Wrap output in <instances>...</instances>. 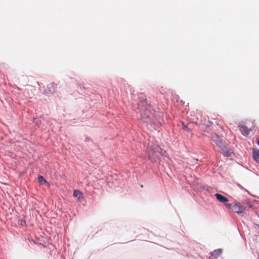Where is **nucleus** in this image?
I'll return each instance as SVG.
<instances>
[{"mask_svg": "<svg viewBox=\"0 0 259 259\" xmlns=\"http://www.w3.org/2000/svg\"><path fill=\"white\" fill-rule=\"evenodd\" d=\"M183 129L184 130H188V127H187V126L186 125H184L183 127Z\"/></svg>", "mask_w": 259, "mask_h": 259, "instance_id": "a211bd4d", "label": "nucleus"}, {"mask_svg": "<svg viewBox=\"0 0 259 259\" xmlns=\"http://www.w3.org/2000/svg\"><path fill=\"white\" fill-rule=\"evenodd\" d=\"M38 181L40 184L45 183V184H47L48 185H49L48 182L41 176H39L38 177Z\"/></svg>", "mask_w": 259, "mask_h": 259, "instance_id": "9b49d317", "label": "nucleus"}, {"mask_svg": "<svg viewBox=\"0 0 259 259\" xmlns=\"http://www.w3.org/2000/svg\"><path fill=\"white\" fill-rule=\"evenodd\" d=\"M166 152L159 147L150 150L148 154L149 159L152 163L156 162L161 160L162 157H166Z\"/></svg>", "mask_w": 259, "mask_h": 259, "instance_id": "f03ea898", "label": "nucleus"}, {"mask_svg": "<svg viewBox=\"0 0 259 259\" xmlns=\"http://www.w3.org/2000/svg\"><path fill=\"white\" fill-rule=\"evenodd\" d=\"M213 140L217 145V143L221 141L222 139L219 137V136L215 134L214 136L213 137Z\"/></svg>", "mask_w": 259, "mask_h": 259, "instance_id": "f8f14e48", "label": "nucleus"}, {"mask_svg": "<svg viewBox=\"0 0 259 259\" xmlns=\"http://www.w3.org/2000/svg\"><path fill=\"white\" fill-rule=\"evenodd\" d=\"M252 158L257 163H259V150L257 149H252Z\"/></svg>", "mask_w": 259, "mask_h": 259, "instance_id": "6e6552de", "label": "nucleus"}, {"mask_svg": "<svg viewBox=\"0 0 259 259\" xmlns=\"http://www.w3.org/2000/svg\"><path fill=\"white\" fill-rule=\"evenodd\" d=\"M73 196L77 197L78 199L80 200L83 198L82 194L81 192L78 190H75L73 191Z\"/></svg>", "mask_w": 259, "mask_h": 259, "instance_id": "9d476101", "label": "nucleus"}, {"mask_svg": "<svg viewBox=\"0 0 259 259\" xmlns=\"http://www.w3.org/2000/svg\"><path fill=\"white\" fill-rule=\"evenodd\" d=\"M225 205L226 206V207L228 208H231L233 207V205L231 203H226L225 204Z\"/></svg>", "mask_w": 259, "mask_h": 259, "instance_id": "4468645a", "label": "nucleus"}, {"mask_svg": "<svg viewBox=\"0 0 259 259\" xmlns=\"http://www.w3.org/2000/svg\"><path fill=\"white\" fill-rule=\"evenodd\" d=\"M33 123H35L36 125H38V120H37V119H34Z\"/></svg>", "mask_w": 259, "mask_h": 259, "instance_id": "dca6fc26", "label": "nucleus"}, {"mask_svg": "<svg viewBox=\"0 0 259 259\" xmlns=\"http://www.w3.org/2000/svg\"><path fill=\"white\" fill-rule=\"evenodd\" d=\"M222 154L226 157H231L233 154V152L227 145L222 147L221 149Z\"/></svg>", "mask_w": 259, "mask_h": 259, "instance_id": "20e7f679", "label": "nucleus"}, {"mask_svg": "<svg viewBox=\"0 0 259 259\" xmlns=\"http://www.w3.org/2000/svg\"><path fill=\"white\" fill-rule=\"evenodd\" d=\"M232 211L238 214H241L244 212V208L237 204L233 205Z\"/></svg>", "mask_w": 259, "mask_h": 259, "instance_id": "39448f33", "label": "nucleus"}, {"mask_svg": "<svg viewBox=\"0 0 259 259\" xmlns=\"http://www.w3.org/2000/svg\"><path fill=\"white\" fill-rule=\"evenodd\" d=\"M238 187H239V188H242V186H241L240 185H239V184L238 185Z\"/></svg>", "mask_w": 259, "mask_h": 259, "instance_id": "6ab92c4d", "label": "nucleus"}, {"mask_svg": "<svg viewBox=\"0 0 259 259\" xmlns=\"http://www.w3.org/2000/svg\"><path fill=\"white\" fill-rule=\"evenodd\" d=\"M215 196L217 200H218L220 202L226 203L229 201L227 197L224 196L223 195L220 194L216 193L215 194Z\"/></svg>", "mask_w": 259, "mask_h": 259, "instance_id": "0eeeda50", "label": "nucleus"}, {"mask_svg": "<svg viewBox=\"0 0 259 259\" xmlns=\"http://www.w3.org/2000/svg\"><path fill=\"white\" fill-rule=\"evenodd\" d=\"M57 85L54 83L48 84L44 91V94L45 95L53 94L56 90Z\"/></svg>", "mask_w": 259, "mask_h": 259, "instance_id": "7ed1b4c3", "label": "nucleus"}, {"mask_svg": "<svg viewBox=\"0 0 259 259\" xmlns=\"http://www.w3.org/2000/svg\"><path fill=\"white\" fill-rule=\"evenodd\" d=\"M139 100L137 103V109L140 112L141 119L143 122L150 124H155L156 121L160 123L159 116L155 114V111L153 109L150 104L148 103L145 96L144 95H141L139 97Z\"/></svg>", "mask_w": 259, "mask_h": 259, "instance_id": "f257e3e1", "label": "nucleus"}, {"mask_svg": "<svg viewBox=\"0 0 259 259\" xmlns=\"http://www.w3.org/2000/svg\"><path fill=\"white\" fill-rule=\"evenodd\" d=\"M222 250L221 249H217L210 253V255L214 258H217L222 253Z\"/></svg>", "mask_w": 259, "mask_h": 259, "instance_id": "1a4fd4ad", "label": "nucleus"}, {"mask_svg": "<svg viewBox=\"0 0 259 259\" xmlns=\"http://www.w3.org/2000/svg\"><path fill=\"white\" fill-rule=\"evenodd\" d=\"M91 141V139H90V138H89V137H86V138H85V142H90V141Z\"/></svg>", "mask_w": 259, "mask_h": 259, "instance_id": "f3484780", "label": "nucleus"}, {"mask_svg": "<svg viewBox=\"0 0 259 259\" xmlns=\"http://www.w3.org/2000/svg\"><path fill=\"white\" fill-rule=\"evenodd\" d=\"M226 145H225L222 140L221 141H220V142H219L218 143H217V146L219 147L220 149H221L222 147L225 146Z\"/></svg>", "mask_w": 259, "mask_h": 259, "instance_id": "ddd939ff", "label": "nucleus"}, {"mask_svg": "<svg viewBox=\"0 0 259 259\" xmlns=\"http://www.w3.org/2000/svg\"><path fill=\"white\" fill-rule=\"evenodd\" d=\"M240 131H241L242 135L245 137L248 136L250 134L251 131V130L245 125H242L240 126Z\"/></svg>", "mask_w": 259, "mask_h": 259, "instance_id": "423d86ee", "label": "nucleus"}, {"mask_svg": "<svg viewBox=\"0 0 259 259\" xmlns=\"http://www.w3.org/2000/svg\"><path fill=\"white\" fill-rule=\"evenodd\" d=\"M19 222L20 225H21V226L24 225L26 223L25 221L23 220H19Z\"/></svg>", "mask_w": 259, "mask_h": 259, "instance_id": "2eb2a0df", "label": "nucleus"}]
</instances>
